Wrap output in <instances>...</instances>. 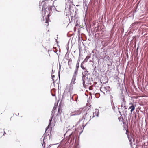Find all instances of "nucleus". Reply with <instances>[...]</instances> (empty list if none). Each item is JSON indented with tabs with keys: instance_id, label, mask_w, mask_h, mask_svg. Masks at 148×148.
I'll return each instance as SVG.
<instances>
[{
	"instance_id": "f257e3e1",
	"label": "nucleus",
	"mask_w": 148,
	"mask_h": 148,
	"mask_svg": "<svg viewBox=\"0 0 148 148\" xmlns=\"http://www.w3.org/2000/svg\"><path fill=\"white\" fill-rule=\"evenodd\" d=\"M51 2L48 1H42L40 3L39 7L42 9H55L56 8L50 5Z\"/></svg>"
},
{
	"instance_id": "f03ea898",
	"label": "nucleus",
	"mask_w": 148,
	"mask_h": 148,
	"mask_svg": "<svg viewBox=\"0 0 148 148\" xmlns=\"http://www.w3.org/2000/svg\"><path fill=\"white\" fill-rule=\"evenodd\" d=\"M52 10H42V14L43 18H42V21H45L44 17L47 16L45 17V23L47 24V25H49V21L50 20L49 17L51 15Z\"/></svg>"
},
{
	"instance_id": "7ed1b4c3",
	"label": "nucleus",
	"mask_w": 148,
	"mask_h": 148,
	"mask_svg": "<svg viewBox=\"0 0 148 148\" xmlns=\"http://www.w3.org/2000/svg\"><path fill=\"white\" fill-rule=\"evenodd\" d=\"M87 111V110H84V111H83L82 112V114H83V116L82 119H80L79 121L78 122V123H79L83 119H86V120H87L90 117L91 118V116L89 112H86ZM94 117V115L91 118V119L93 118ZM91 120V118H90L88 121L87 123L84 126L83 125L82 126L83 127V129L84 127L86 126V125L88 124L89 121Z\"/></svg>"
},
{
	"instance_id": "20e7f679",
	"label": "nucleus",
	"mask_w": 148,
	"mask_h": 148,
	"mask_svg": "<svg viewBox=\"0 0 148 148\" xmlns=\"http://www.w3.org/2000/svg\"><path fill=\"white\" fill-rule=\"evenodd\" d=\"M126 131L125 134L127 135L131 146L132 147L133 144V143L134 145H135V139L133 137V135L132 133H129V131L127 130H126Z\"/></svg>"
},
{
	"instance_id": "39448f33",
	"label": "nucleus",
	"mask_w": 148,
	"mask_h": 148,
	"mask_svg": "<svg viewBox=\"0 0 148 148\" xmlns=\"http://www.w3.org/2000/svg\"><path fill=\"white\" fill-rule=\"evenodd\" d=\"M76 130L75 131L73 132L69 136L66 137V142L73 143L74 142L75 136H76Z\"/></svg>"
},
{
	"instance_id": "423d86ee",
	"label": "nucleus",
	"mask_w": 148,
	"mask_h": 148,
	"mask_svg": "<svg viewBox=\"0 0 148 148\" xmlns=\"http://www.w3.org/2000/svg\"><path fill=\"white\" fill-rule=\"evenodd\" d=\"M74 10H71L72 11H71V10H65L64 11V14L68 17V19L70 20V17L71 18V20H72L73 19V17L75 18L76 16V14H73V12H74Z\"/></svg>"
},
{
	"instance_id": "0eeeda50",
	"label": "nucleus",
	"mask_w": 148,
	"mask_h": 148,
	"mask_svg": "<svg viewBox=\"0 0 148 148\" xmlns=\"http://www.w3.org/2000/svg\"><path fill=\"white\" fill-rule=\"evenodd\" d=\"M52 129V128H49L46 127L45 132L43 136H42V138L40 139V140H42V138H45V139H47L48 138H49V139H50V134Z\"/></svg>"
},
{
	"instance_id": "6e6552de",
	"label": "nucleus",
	"mask_w": 148,
	"mask_h": 148,
	"mask_svg": "<svg viewBox=\"0 0 148 148\" xmlns=\"http://www.w3.org/2000/svg\"><path fill=\"white\" fill-rule=\"evenodd\" d=\"M82 79L83 82L82 84L83 86L85 87V86L86 85L85 84L86 83L87 84H89L90 78H88V76L85 77L82 76Z\"/></svg>"
},
{
	"instance_id": "1a4fd4ad",
	"label": "nucleus",
	"mask_w": 148,
	"mask_h": 148,
	"mask_svg": "<svg viewBox=\"0 0 148 148\" xmlns=\"http://www.w3.org/2000/svg\"><path fill=\"white\" fill-rule=\"evenodd\" d=\"M127 107H121V111L124 117H126L127 115Z\"/></svg>"
},
{
	"instance_id": "9d476101",
	"label": "nucleus",
	"mask_w": 148,
	"mask_h": 148,
	"mask_svg": "<svg viewBox=\"0 0 148 148\" xmlns=\"http://www.w3.org/2000/svg\"><path fill=\"white\" fill-rule=\"evenodd\" d=\"M130 105L131 106L128 108V110L131 109V114H132V112L135 110V107L136 106V105L135 104L133 103H130Z\"/></svg>"
},
{
	"instance_id": "9b49d317",
	"label": "nucleus",
	"mask_w": 148,
	"mask_h": 148,
	"mask_svg": "<svg viewBox=\"0 0 148 148\" xmlns=\"http://www.w3.org/2000/svg\"><path fill=\"white\" fill-rule=\"evenodd\" d=\"M121 107H127V106H126V101L125 100V98L124 97H123L122 95V98H121Z\"/></svg>"
},
{
	"instance_id": "f8f14e48",
	"label": "nucleus",
	"mask_w": 148,
	"mask_h": 148,
	"mask_svg": "<svg viewBox=\"0 0 148 148\" xmlns=\"http://www.w3.org/2000/svg\"><path fill=\"white\" fill-rule=\"evenodd\" d=\"M74 18V23L75 25V26H77L80 24V22H79V18L77 17V16Z\"/></svg>"
},
{
	"instance_id": "ddd939ff",
	"label": "nucleus",
	"mask_w": 148,
	"mask_h": 148,
	"mask_svg": "<svg viewBox=\"0 0 148 148\" xmlns=\"http://www.w3.org/2000/svg\"><path fill=\"white\" fill-rule=\"evenodd\" d=\"M84 111L83 109L80 108L76 111H75V113L73 114V116H75L77 115H79L81 114V113H82L83 111Z\"/></svg>"
},
{
	"instance_id": "4468645a",
	"label": "nucleus",
	"mask_w": 148,
	"mask_h": 148,
	"mask_svg": "<svg viewBox=\"0 0 148 148\" xmlns=\"http://www.w3.org/2000/svg\"><path fill=\"white\" fill-rule=\"evenodd\" d=\"M76 76L74 75L73 76L71 82L70 84L71 86L73 84H75V82L76 80Z\"/></svg>"
},
{
	"instance_id": "2eb2a0df",
	"label": "nucleus",
	"mask_w": 148,
	"mask_h": 148,
	"mask_svg": "<svg viewBox=\"0 0 148 148\" xmlns=\"http://www.w3.org/2000/svg\"><path fill=\"white\" fill-rule=\"evenodd\" d=\"M96 66H95L94 68L92 74L98 77L99 75V74L96 70Z\"/></svg>"
},
{
	"instance_id": "dca6fc26",
	"label": "nucleus",
	"mask_w": 148,
	"mask_h": 148,
	"mask_svg": "<svg viewBox=\"0 0 148 148\" xmlns=\"http://www.w3.org/2000/svg\"><path fill=\"white\" fill-rule=\"evenodd\" d=\"M90 55H87L84 59V61H83L85 63L86 62H87L88 60L90 58Z\"/></svg>"
},
{
	"instance_id": "f3484780",
	"label": "nucleus",
	"mask_w": 148,
	"mask_h": 148,
	"mask_svg": "<svg viewBox=\"0 0 148 148\" xmlns=\"http://www.w3.org/2000/svg\"><path fill=\"white\" fill-rule=\"evenodd\" d=\"M55 90H56L55 89L53 88V89H52L51 91V95L53 96H56V94L55 93Z\"/></svg>"
},
{
	"instance_id": "a211bd4d",
	"label": "nucleus",
	"mask_w": 148,
	"mask_h": 148,
	"mask_svg": "<svg viewBox=\"0 0 148 148\" xmlns=\"http://www.w3.org/2000/svg\"><path fill=\"white\" fill-rule=\"evenodd\" d=\"M137 24L138 23L136 22H134V23H132L130 25V28L131 29L134 28V27H135V25Z\"/></svg>"
},
{
	"instance_id": "6ab92c4d",
	"label": "nucleus",
	"mask_w": 148,
	"mask_h": 148,
	"mask_svg": "<svg viewBox=\"0 0 148 148\" xmlns=\"http://www.w3.org/2000/svg\"><path fill=\"white\" fill-rule=\"evenodd\" d=\"M89 71H88L87 72H82V76L84 77H85V76H88V75H90V74L89 73H88Z\"/></svg>"
},
{
	"instance_id": "aec40b11",
	"label": "nucleus",
	"mask_w": 148,
	"mask_h": 148,
	"mask_svg": "<svg viewBox=\"0 0 148 148\" xmlns=\"http://www.w3.org/2000/svg\"><path fill=\"white\" fill-rule=\"evenodd\" d=\"M95 110V113H93V114L94 115V114H95V115L97 117H98L99 114V110L98 109H96Z\"/></svg>"
},
{
	"instance_id": "412c9836",
	"label": "nucleus",
	"mask_w": 148,
	"mask_h": 148,
	"mask_svg": "<svg viewBox=\"0 0 148 148\" xmlns=\"http://www.w3.org/2000/svg\"><path fill=\"white\" fill-rule=\"evenodd\" d=\"M53 117H52V116H51V118L49 119V125L47 127L49 128H50V127L51 126V122L52 120V119Z\"/></svg>"
},
{
	"instance_id": "4be33fe9",
	"label": "nucleus",
	"mask_w": 148,
	"mask_h": 148,
	"mask_svg": "<svg viewBox=\"0 0 148 148\" xmlns=\"http://www.w3.org/2000/svg\"><path fill=\"white\" fill-rule=\"evenodd\" d=\"M112 60H109L108 62V64H107V65L108 66H110L112 65Z\"/></svg>"
},
{
	"instance_id": "5701e85b",
	"label": "nucleus",
	"mask_w": 148,
	"mask_h": 148,
	"mask_svg": "<svg viewBox=\"0 0 148 148\" xmlns=\"http://www.w3.org/2000/svg\"><path fill=\"white\" fill-rule=\"evenodd\" d=\"M104 89L108 91H110L111 90V88L110 86H106L104 87Z\"/></svg>"
},
{
	"instance_id": "b1692460",
	"label": "nucleus",
	"mask_w": 148,
	"mask_h": 148,
	"mask_svg": "<svg viewBox=\"0 0 148 148\" xmlns=\"http://www.w3.org/2000/svg\"><path fill=\"white\" fill-rule=\"evenodd\" d=\"M59 71H58V77L60 78V69L61 67V65L59 64Z\"/></svg>"
},
{
	"instance_id": "393cba45",
	"label": "nucleus",
	"mask_w": 148,
	"mask_h": 148,
	"mask_svg": "<svg viewBox=\"0 0 148 148\" xmlns=\"http://www.w3.org/2000/svg\"><path fill=\"white\" fill-rule=\"evenodd\" d=\"M45 139V138H43V143H42V146H43V148H45V141H44Z\"/></svg>"
},
{
	"instance_id": "a878e982",
	"label": "nucleus",
	"mask_w": 148,
	"mask_h": 148,
	"mask_svg": "<svg viewBox=\"0 0 148 148\" xmlns=\"http://www.w3.org/2000/svg\"><path fill=\"white\" fill-rule=\"evenodd\" d=\"M78 69H75V70L74 73L73 75H74L76 76V75L78 73Z\"/></svg>"
},
{
	"instance_id": "bb28decb",
	"label": "nucleus",
	"mask_w": 148,
	"mask_h": 148,
	"mask_svg": "<svg viewBox=\"0 0 148 148\" xmlns=\"http://www.w3.org/2000/svg\"><path fill=\"white\" fill-rule=\"evenodd\" d=\"M84 63H85L83 62H82L81 63L80 67L82 69H84V68L85 67L84 66Z\"/></svg>"
},
{
	"instance_id": "cd10ccee",
	"label": "nucleus",
	"mask_w": 148,
	"mask_h": 148,
	"mask_svg": "<svg viewBox=\"0 0 148 148\" xmlns=\"http://www.w3.org/2000/svg\"><path fill=\"white\" fill-rule=\"evenodd\" d=\"M74 96H75V100H74V101H77L78 99V96L76 95H74Z\"/></svg>"
},
{
	"instance_id": "c85d7f7f",
	"label": "nucleus",
	"mask_w": 148,
	"mask_h": 148,
	"mask_svg": "<svg viewBox=\"0 0 148 148\" xmlns=\"http://www.w3.org/2000/svg\"><path fill=\"white\" fill-rule=\"evenodd\" d=\"M62 111L60 108H59L58 109V113L60 114L61 113Z\"/></svg>"
},
{
	"instance_id": "c756f323",
	"label": "nucleus",
	"mask_w": 148,
	"mask_h": 148,
	"mask_svg": "<svg viewBox=\"0 0 148 148\" xmlns=\"http://www.w3.org/2000/svg\"><path fill=\"white\" fill-rule=\"evenodd\" d=\"M55 77V76L54 75H51L53 81V84L54 85H55V81L53 78H54Z\"/></svg>"
},
{
	"instance_id": "7c9ffc66",
	"label": "nucleus",
	"mask_w": 148,
	"mask_h": 148,
	"mask_svg": "<svg viewBox=\"0 0 148 148\" xmlns=\"http://www.w3.org/2000/svg\"><path fill=\"white\" fill-rule=\"evenodd\" d=\"M55 112V110H53L52 111V114H51V116H52V117H53L54 116V114Z\"/></svg>"
},
{
	"instance_id": "2f4dec72",
	"label": "nucleus",
	"mask_w": 148,
	"mask_h": 148,
	"mask_svg": "<svg viewBox=\"0 0 148 148\" xmlns=\"http://www.w3.org/2000/svg\"><path fill=\"white\" fill-rule=\"evenodd\" d=\"M136 141H136V142H135V143H136ZM135 146H136V147H135V148H138V147H137V146H138V145H136L135 144V145H134V144H133H133H132V148H134V146H135ZM131 147H132L131 146Z\"/></svg>"
},
{
	"instance_id": "473e14b6",
	"label": "nucleus",
	"mask_w": 148,
	"mask_h": 148,
	"mask_svg": "<svg viewBox=\"0 0 148 148\" xmlns=\"http://www.w3.org/2000/svg\"><path fill=\"white\" fill-rule=\"evenodd\" d=\"M110 100H111V103H112V102H113V97H112V95H110Z\"/></svg>"
},
{
	"instance_id": "72a5a7b5",
	"label": "nucleus",
	"mask_w": 148,
	"mask_h": 148,
	"mask_svg": "<svg viewBox=\"0 0 148 148\" xmlns=\"http://www.w3.org/2000/svg\"><path fill=\"white\" fill-rule=\"evenodd\" d=\"M82 69L84 71L83 72H87L88 71H87V69H86L85 67H84V69Z\"/></svg>"
},
{
	"instance_id": "f704fd0d",
	"label": "nucleus",
	"mask_w": 148,
	"mask_h": 148,
	"mask_svg": "<svg viewBox=\"0 0 148 148\" xmlns=\"http://www.w3.org/2000/svg\"><path fill=\"white\" fill-rule=\"evenodd\" d=\"M79 67V64H76L75 69H78Z\"/></svg>"
},
{
	"instance_id": "c9c22d12",
	"label": "nucleus",
	"mask_w": 148,
	"mask_h": 148,
	"mask_svg": "<svg viewBox=\"0 0 148 148\" xmlns=\"http://www.w3.org/2000/svg\"><path fill=\"white\" fill-rule=\"evenodd\" d=\"M57 106H54L53 109V110H55L56 109Z\"/></svg>"
},
{
	"instance_id": "e433bc0d",
	"label": "nucleus",
	"mask_w": 148,
	"mask_h": 148,
	"mask_svg": "<svg viewBox=\"0 0 148 148\" xmlns=\"http://www.w3.org/2000/svg\"><path fill=\"white\" fill-rule=\"evenodd\" d=\"M107 59L109 61V60H111L110 59V57L108 56H107Z\"/></svg>"
},
{
	"instance_id": "4c0bfd02",
	"label": "nucleus",
	"mask_w": 148,
	"mask_h": 148,
	"mask_svg": "<svg viewBox=\"0 0 148 148\" xmlns=\"http://www.w3.org/2000/svg\"><path fill=\"white\" fill-rule=\"evenodd\" d=\"M55 144H50V145L48 147V148H49L50 147H51V146H52V145H55Z\"/></svg>"
},
{
	"instance_id": "58836bf2",
	"label": "nucleus",
	"mask_w": 148,
	"mask_h": 148,
	"mask_svg": "<svg viewBox=\"0 0 148 148\" xmlns=\"http://www.w3.org/2000/svg\"><path fill=\"white\" fill-rule=\"evenodd\" d=\"M79 62H80V60H79V59H78V60L77 61V63L76 64H79Z\"/></svg>"
},
{
	"instance_id": "ea45409f",
	"label": "nucleus",
	"mask_w": 148,
	"mask_h": 148,
	"mask_svg": "<svg viewBox=\"0 0 148 148\" xmlns=\"http://www.w3.org/2000/svg\"><path fill=\"white\" fill-rule=\"evenodd\" d=\"M75 6V5H73L72 4L71 5V6L70 5L69 8V9H71V6Z\"/></svg>"
},
{
	"instance_id": "a19ab883",
	"label": "nucleus",
	"mask_w": 148,
	"mask_h": 148,
	"mask_svg": "<svg viewBox=\"0 0 148 148\" xmlns=\"http://www.w3.org/2000/svg\"><path fill=\"white\" fill-rule=\"evenodd\" d=\"M112 108L113 110L114 111L115 109V107L114 106H112Z\"/></svg>"
},
{
	"instance_id": "79ce46f5",
	"label": "nucleus",
	"mask_w": 148,
	"mask_h": 148,
	"mask_svg": "<svg viewBox=\"0 0 148 148\" xmlns=\"http://www.w3.org/2000/svg\"><path fill=\"white\" fill-rule=\"evenodd\" d=\"M54 73V71H53V70H52V73H51L52 74H53V73Z\"/></svg>"
},
{
	"instance_id": "37998d69",
	"label": "nucleus",
	"mask_w": 148,
	"mask_h": 148,
	"mask_svg": "<svg viewBox=\"0 0 148 148\" xmlns=\"http://www.w3.org/2000/svg\"><path fill=\"white\" fill-rule=\"evenodd\" d=\"M134 11L133 12V14L134 13H136V12L137 11H136V10H134Z\"/></svg>"
},
{
	"instance_id": "c03bdc74",
	"label": "nucleus",
	"mask_w": 148,
	"mask_h": 148,
	"mask_svg": "<svg viewBox=\"0 0 148 148\" xmlns=\"http://www.w3.org/2000/svg\"><path fill=\"white\" fill-rule=\"evenodd\" d=\"M73 97H74V96H72V97H71V99H72V100H74Z\"/></svg>"
},
{
	"instance_id": "a18cd8bd",
	"label": "nucleus",
	"mask_w": 148,
	"mask_h": 148,
	"mask_svg": "<svg viewBox=\"0 0 148 148\" xmlns=\"http://www.w3.org/2000/svg\"><path fill=\"white\" fill-rule=\"evenodd\" d=\"M82 132H83V130H82L81 131L79 132V134H80L82 133Z\"/></svg>"
},
{
	"instance_id": "49530a36",
	"label": "nucleus",
	"mask_w": 148,
	"mask_h": 148,
	"mask_svg": "<svg viewBox=\"0 0 148 148\" xmlns=\"http://www.w3.org/2000/svg\"><path fill=\"white\" fill-rule=\"evenodd\" d=\"M56 42H57V43H58V42L57 41V39H56Z\"/></svg>"
},
{
	"instance_id": "de8ad7c7",
	"label": "nucleus",
	"mask_w": 148,
	"mask_h": 148,
	"mask_svg": "<svg viewBox=\"0 0 148 148\" xmlns=\"http://www.w3.org/2000/svg\"><path fill=\"white\" fill-rule=\"evenodd\" d=\"M118 109H119V113L120 114H121V112L120 111H119V108H118Z\"/></svg>"
},
{
	"instance_id": "09e8293b",
	"label": "nucleus",
	"mask_w": 148,
	"mask_h": 148,
	"mask_svg": "<svg viewBox=\"0 0 148 148\" xmlns=\"http://www.w3.org/2000/svg\"><path fill=\"white\" fill-rule=\"evenodd\" d=\"M70 61H71V59L70 60H69V61L68 62V64H69V62H70Z\"/></svg>"
},
{
	"instance_id": "8fccbe9b",
	"label": "nucleus",
	"mask_w": 148,
	"mask_h": 148,
	"mask_svg": "<svg viewBox=\"0 0 148 148\" xmlns=\"http://www.w3.org/2000/svg\"><path fill=\"white\" fill-rule=\"evenodd\" d=\"M6 134V132H5V131H4V134H3V135H4L5 134Z\"/></svg>"
},
{
	"instance_id": "3c124183",
	"label": "nucleus",
	"mask_w": 148,
	"mask_h": 148,
	"mask_svg": "<svg viewBox=\"0 0 148 148\" xmlns=\"http://www.w3.org/2000/svg\"><path fill=\"white\" fill-rule=\"evenodd\" d=\"M67 132H68V131H67V132H66V133L64 134V137H65V135L66 134Z\"/></svg>"
},
{
	"instance_id": "603ef678",
	"label": "nucleus",
	"mask_w": 148,
	"mask_h": 148,
	"mask_svg": "<svg viewBox=\"0 0 148 148\" xmlns=\"http://www.w3.org/2000/svg\"><path fill=\"white\" fill-rule=\"evenodd\" d=\"M87 10H86V11H85V12H86H86H87Z\"/></svg>"
},
{
	"instance_id": "864d4df0",
	"label": "nucleus",
	"mask_w": 148,
	"mask_h": 148,
	"mask_svg": "<svg viewBox=\"0 0 148 148\" xmlns=\"http://www.w3.org/2000/svg\"><path fill=\"white\" fill-rule=\"evenodd\" d=\"M66 48H67V50L68 51V49H69V47H67Z\"/></svg>"
},
{
	"instance_id": "5fc2aeb1",
	"label": "nucleus",
	"mask_w": 148,
	"mask_h": 148,
	"mask_svg": "<svg viewBox=\"0 0 148 148\" xmlns=\"http://www.w3.org/2000/svg\"><path fill=\"white\" fill-rule=\"evenodd\" d=\"M127 58H128V54L127 55Z\"/></svg>"
},
{
	"instance_id": "6e6d98bb",
	"label": "nucleus",
	"mask_w": 148,
	"mask_h": 148,
	"mask_svg": "<svg viewBox=\"0 0 148 148\" xmlns=\"http://www.w3.org/2000/svg\"><path fill=\"white\" fill-rule=\"evenodd\" d=\"M56 11L59 12V11H58V10H56Z\"/></svg>"
},
{
	"instance_id": "4d7b16f0",
	"label": "nucleus",
	"mask_w": 148,
	"mask_h": 148,
	"mask_svg": "<svg viewBox=\"0 0 148 148\" xmlns=\"http://www.w3.org/2000/svg\"><path fill=\"white\" fill-rule=\"evenodd\" d=\"M67 53H66V54L65 55V56H66V55H67Z\"/></svg>"
},
{
	"instance_id": "13d9d810",
	"label": "nucleus",
	"mask_w": 148,
	"mask_h": 148,
	"mask_svg": "<svg viewBox=\"0 0 148 148\" xmlns=\"http://www.w3.org/2000/svg\"><path fill=\"white\" fill-rule=\"evenodd\" d=\"M138 47L137 48V49H136L137 50H138Z\"/></svg>"
},
{
	"instance_id": "bf43d9fd",
	"label": "nucleus",
	"mask_w": 148,
	"mask_h": 148,
	"mask_svg": "<svg viewBox=\"0 0 148 148\" xmlns=\"http://www.w3.org/2000/svg\"><path fill=\"white\" fill-rule=\"evenodd\" d=\"M90 62H92V61H91V60H90Z\"/></svg>"
},
{
	"instance_id": "052dcab7",
	"label": "nucleus",
	"mask_w": 148,
	"mask_h": 148,
	"mask_svg": "<svg viewBox=\"0 0 148 148\" xmlns=\"http://www.w3.org/2000/svg\"><path fill=\"white\" fill-rule=\"evenodd\" d=\"M76 139H75V142H76Z\"/></svg>"
},
{
	"instance_id": "680f3d73",
	"label": "nucleus",
	"mask_w": 148,
	"mask_h": 148,
	"mask_svg": "<svg viewBox=\"0 0 148 148\" xmlns=\"http://www.w3.org/2000/svg\"><path fill=\"white\" fill-rule=\"evenodd\" d=\"M75 13H76V11H75Z\"/></svg>"
},
{
	"instance_id": "e2e57ef3",
	"label": "nucleus",
	"mask_w": 148,
	"mask_h": 148,
	"mask_svg": "<svg viewBox=\"0 0 148 148\" xmlns=\"http://www.w3.org/2000/svg\"><path fill=\"white\" fill-rule=\"evenodd\" d=\"M19 113H18V115H19Z\"/></svg>"
},
{
	"instance_id": "0e129e2a",
	"label": "nucleus",
	"mask_w": 148,
	"mask_h": 148,
	"mask_svg": "<svg viewBox=\"0 0 148 148\" xmlns=\"http://www.w3.org/2000/svg\"><path fill=\"white\" fill-rule=\"evenodd\" d=\"M16 116H17H17H18V114H17V115H16Z\"/></svg>"
},
{
	"instance_id": "69168bd1",
	"label": "nucleus",
	"mask_w": 148,
	"mask_h": 148,
	"mask_svg": "<svg viewBox=\"0 0 148 148\" xmlns=\"http://www.w3.org/2000/svg\"><path fill=\"white\" fill-rule=\"evenodd\" d=\"M66 18H67V17H66Z\"/></svg>"
}]
</instances>
